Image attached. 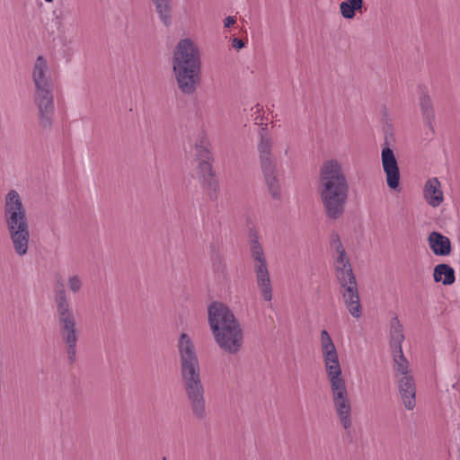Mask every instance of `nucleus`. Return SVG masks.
Segmentation results:
<instances>
[{"instance_id": "1", "label": "nucleus", "mask_w": 460, "mask_h": 460, "mask_svg": "<svg viewBox=\"0 0 460 460\" xmlns=\"http://www.w3.org/2000/svg\"><path fill=\"white\" fill-rule=\"evenodd\" d=\"M180 382L193 418L203 421L208 411L205 399V387L195 345L187 333H181L178 340Z\"/></svg>"}, {"instance_id": "2", "label": "nucleus", "mask_w": 460, "mask_h": 460, "mask_svg": "<svg viewBox=\"0 0 460 460\" xmlns=\"http://www.w3.org/2000/svg\"><path fill=\"white\" fill-rule=\"evenodd\" d=\"M318 192L326 217L332 220L341 218L345 213L349 185L337 160H327L321 166Z\"/></svg>"}, {"instance_id": "3", "label": "nucleus", "mask_w": 460, "mask_h": 460, "mask_svg": "<svg viewBox=\"0 0 460 460\" xmlns=\"http://www.w3.org/2000/svg\"><path fill=\"white\" fill-rule=\"evenodd\" d=\"M4 220L15 254L23 257L28 253L31 239L26 209L19 193L11 190L5 196Z\"/></svg>"}, {"instance_id": "4", "label": "nucleus", "mask_w": 460, "mask_h": 460, "mask_svg": "<svg viewBox=\"0 0 460 460\" xmlns=\"http://www.w3.org/2000/svg\"><path fill=\"white\" fill-rule=\"evenodd\" d=\"M48 72L47 60L39 56L35 61L32 79L35 84L34 102L39 110V123L43 128H50L54 115L52 83Z\"/></svg>"}, {"instance_id": "5", "label": "nucleus", "mask_w": 460, "mask_h": 460, "mask_svg": "<svg viewBox=\"0 0 460 460\" xmlns=\"http://www.w3.org/2000/svg\"><path fill=\"white\" fill-rule=\"evenodd\" d=\"M337 254L334 267L335 276L341 286V294L349 314L355 318H359L362 314V306L349 259L345 249L337 251Z\"/></svg>"}, {"instance_id": "6", "label": "nucleus", "mask_w": 460, "mask_h": 460, "mask_svg": "<svg viewBox=\"0 0 460 460\" xmlns=\"http://www.w3.org/2000/svg\"><path fill=\"white\" fill-rule=\"evenodd\" d=\"M266 130V127L260 129L258 143L260 164L269 192L274 199H279L280 184L277 175V160L272 154L273 139Z\"/></svg>"}, {"instance_id": "7", "label": "nucleus", "mask_w": 460, "mask_h": 460, "mask_svg": "<svg viewBox=\"0 0 460 460\" xmlns=\"http://www.w3.org/2000/svg\"><path fill=\"white\" fill-rule=\"evenodd\" d=\"M56 318L61 341L66 345L67 362L74 365L76 361L79 329L76 316L72 308L56 311Z\"/></svg>"}, {"instance_id": "8", "label": "nucleus", "mask_w": 460, "mask_h": 460, "mask_svg": "<svg viewBox=\"0 0 460 460\" xmlns=\"http://www.w3.org/2000/svg\"><path fill=\"white\" fill-rule=\"evenodd\" d=\"M331 385L333 406L344 429H349L352 425L351 402L343 376L328 379Z\"/></svg>"}, {"instance_id": "9", "label": "nucleus", "mask_w": 460, "mask_h": 460, "mask_svg": "<svg viewBox=\"0 0 460 460\" xmlns=\"http://www.w3.org/2000/svg\"><path fill=\"white\" fill-rule=\"evenodd\" d=\"M404 341L403 327L397 316L390 323V347L392 349L394 371L395 378L411 375L410 363L403 355L402 343Z\"/></svg>"}, {"instance_id": "10", "label": "nucleus", "mask_w": 460, "mask_h": 460, "mask_svg": "<svg viewBox=\"0 0 460 460\" xmlns=\"http://www.w3.org/2000/svg\"><path fill=\"white\" fill-rule=\"evenodd\" d=\"M172 70L180 72L186 70H201L199 50L190 39L181 40L172 55Z\"/></svg>"}, {"instance_id": "11", "label": "nucleus", "mask_w": 460, "mask_h": 460, "mask_svg": "<svg viewBox=\"0 0 460 460\" xmlns=\"http://www.w3.org/2000/svg\"><path fill=\"white\" fill-rule=\"evenodd\" d=\"M218 347L227 354H238L243 346V331L241 324L212 332Z\"/></svg>"}, {"instance_id": "12", "label": "nucleus", "mask_w": 460, "mask_h": 460, "mask_svg": "<svg viewBox=\"0 0 460 460\" xmlns=\"http://www.w3.org/2000/svg\"><path fill=\"white\" fill-rule=\"evenodd\" d=\"M320 341L327 378L341 376L342 370L339 361L338 351L326 330L321 332Z\"/></svg>"}, {"instance_id": "13", "label": "nucleus", "mask_w": 460, "mask_h": 460, "mask_svg": "<svg viewBox=\"0 0 460 460\" xmlns=\"http://www.w3.org/2000/svg\"><path fill=\"white\" fill-rule=\"evenodd\" d=\"M208 314L212 332L241 324L229 307L221 302L209 305Z\"/></svg>"}, {"instance_id": "14", "label": "nucleus", "mask_w": 460, "mask_h": 460, "mask_svg": "<svg viewBox=\"0 0 460 460\" xmlns=\"http://www.w3.org/2000/svg\"><path fill=\"white\" fill-rule=\"evenodd\" d=\"M251 255L254 261L257 284L261 290L262 297L265 301H270L272 299V287L264 252H255Z\"/></svg>"}, {"instance_id": "15", "label": "nucleus", "mask_w": 460, "mask_h": 460, "mask_svg": "<svg viewBox=\"0 0 460 460\" xmlns=\"http://www.w3.org/2000/svg\"><path fill=\"white\" fill-rule=\"evenodd\" d=\"M381 159L388 187L397 190L400 184V170L394 151L389 146L384 147Z\"/></svg>"}, {"instance_id": "16", "label": "nucleus", "mask_w": 460, "mask_h": 460, "mask_svg": "<svg viewBox=\"0 0 460 460\" xmlns=\"http://www.w3.org/2000/svg\"><path fill=\"white\" fill-rule=\"evenodd\" d=\"M179 90L186 95L193 94L201 82V70L173 72Z\"/></svg>"}, {"instance_id": "17", "label": "nucleus", "mask_w": 460, "mask_h": 460, "mask_svg": "<svg viewBox=\"0 0 460 460\" xmlns=\"http://www.w3.org/2000/svg\"><path fill=\"white\" fill-rule=\"evenodd\" d=\"M399 394L407 410H413L416 405V384L412 375L396 378Z\"/></svg>"}, {"instance_id": "18", "label": "nucleus", "mask_w": 460, "mask_h": 460, "mask_svg": "<svg viewBox=\"0 0 460 460\" xmlns=\"http://www.w3.org/2000/svg\"><path fill=\"white\" fill-rule=\"evenodd\" d=\"M423 198L433 208H438L444 200L441 183L438 178L429 179L423 188Z\"/></svg>"}, {"instance_id": "19", "label": "nucleus", "mask_w": 460, "mask_h": 460, "mask_svg": "<svg viewBox=\"0 0 460 460\" xmlns=\"http://www.w3.org/2000/svg\"><path fill=\"white\" fill-rule=\"evenodd\" d=\"M428 243L430 250L437 256L449 255L452 251L451 242L448 237L441 233L433 231L428 237Z\"/></svg>"}, {"instance_id": "20", "label": "nucleus", "mask_w": 460, "mask_h": 460, "mask_svg": "<svg viewBox=\"0 0 460 460\" xmlns=\"http://www.w3.org/2000/svg\"><path fill=\"white\" fill-rule=\"evenodd\" d=\"M54 303L56 311L71 308L68 301L67 294L65 289V284L61 275H56V282L54 286Z\"/></svg>"}, {"instance_id": "21", "label": "nucleus", "mask_w": 460, "mask_h": 460, "mask_svg": "<svg viewBox=\"0 0 460 460\" xmlns=\"http://www.w3.org/2000/svg\"><path fill=\"white\" fill-rule=\"evenodd\" d=\"M420 107L425 123L432 129V123L435 119L433 103L428 92L421 90L420 96Z\"/></svg>"}, {"instance_id": "22", "label": "nucleus", "mask_w": 460, "mask_h": 460, "mask_svg": "<svg viewBox=\"0 0 460 460\" xmlns=\"http://www.w3.org/2000/svg\"><path fill=\"white\" fill-rule=\"evenodd\" d=\"M433 278L435 282H442L444 285H452L455 280V270L448 264H438L434 268Z\"/></svg>"}, {"instance_id": "23", "label": "nucleus", "mask_w": 460, "mask_h": 460, "mask_svg": "<svg viewBox=\"0 0 460 460\" xmlns=\"http://www.w3.org/2000/svg\"><path fill=\"white\" fill-rule=\"evenodd\" d=\"M201 187L207 192L209 199L215 201L217 199V191L219 184L216 179V172H213L207 175H202L199 178Z\"/></svg>"}, {"instance_id": "24", "label": "nucleus", "mask_w": 460, "mask_h": 460, "mask_svg": "<svg viewBox=\"0 0 460 460\" xmlns=\"http://www.w3.org/2000/svg\"><path fill=\"white\" fill-rule=\"evenodd\" d=\"M196 159L199 163H213L214 156L210 149V143L206 137H201L195 145Z\"/></svg>"}, {"instance_id": "25", "label": "nucleus", "mask_w": 460, "mask_h": 460, "mask_svg": "<svg viewBox=\"0 0 460 460\" xmlns=\"http://www.w3.org/2000/svg\"><path fill=\"white\" fill-rule=\"evenodd\" d=\"M160 20L165 26L172 22V2L171 0H151Z\"/></svg>"}, {"instance_id": "26", "label": "nucleus", "mask_w": 460, "mask_h": 460, "mask_svg": "<svg viewBox=\"0 0 460 460\" xmlns=\"http://www.w3.org/2000/svg\"><path fill=\"white\" fill-rule=\"evenodd\" d=\"M363 0H345L341 3V13L345 19H352L355 16L356 11H358L363 6Z\"/></svg>"}, {"instance_id": "27", "label": "nucleus", "mask_w": 460, "mask_h": 460, "mask_svg": "<svg viewBox=\"0 0 460 460\" xmlns=\"http://www.w3.org/2000/svg\"><path fill=\"white\" fill-rule=\"evenodd\" d=\"M68 289L73 293H77L83 287V282L78 275L70 276L67 279Z\"/></svg>"}, {"instance_id": "28", "label": "nucleus", "mask_w": 460, "mask_h": 460, "mask_svg": "<svg viewBox=\"0 0 460 460\" xmlns=\"http://www.w3.org/2000/svg\"><path fill=\"white\" fill-rule=\"evenodd\" d=\"M212 263H213V268H214L215 271H217V272L225 271L226 264L224 263L223 257L219 253L216 252L212 256Z\"/></svg>"}, {"instance_id": "29", "label": "nucleus", "mask_w": 460, "mask_h": 460, "mask_svg": "<svg viewBox=\"0 0 460 460\" xmlns=\"http://www.w3.org/2000/svg\"><path fill=\"white\" fill-rule=\"evenodd\" d=\"M212 164L213 163H199L197 166L198 178L215 172Z\"/></svg>"}, {"instance_id": "30", "label": "nucleus", "mask_w": 460, "mask_h": 460, "mask_svg": "<svg viewBox=\"0 0 460 460\" xmlns=\"http://www.w3.org/2000/svg\"><path fill=\"white\" fill-rule=\"evenodd\" d=\"M332 246L335 248L336 252L344 249L342 243L337 234H333L332 235Z\"/></svg>"}, {"instance_id": "31", "label": "nucleus", "mask_w": 460, "mask_h": 460, "mask_svg": "<svg viewBox=\"0 0 460 460\" xmlns=\"http://www.w3.org/2000/svg\"><path fill=\"white\" fill-rule=\"evenodd\" d=\"M261 251H263V250H262V247H261V243H259L258 238H257V237H255V238L252 241V244H251V253L255 252H261Z\"/></svg>"}, {"instance_id": "32", "label": "nucleus", "mask_w": 460, "mask_h": 460, "mask_svg": "<svg viewBox=\"0 0 460 460\" xmlns=\"http://www.w3.org/2000/svg\"><path fill=\"white\" fill-rule=\"evenodd\" d=\"M232 46L237 49H241L244 47V42L239 38H234L232 41Z\"/></svg>"}, {"instance_id": "33", "label": "nucleus", "mask_w": 460, "mask_h": 460, "mask_svg": "<svg viewBox=\"0 0 460 460\" xmlns=\"http://www.w3.org/2000/svg\"><path fill=\"white\" fill-rule=\"evenodd\" d=\"M235 19L232 16H227L225 21H224V23H225V27L226 28H229L231 27L232 25H234L235 23Z\"/></svg>"}, {"instance_id": "34", "label": "nucleus", "mask_w": 460, "mask_h": 460, "mask_svg": "<svg viewBox=\"0 0 460 460\" xmlns=\"http://www.w3.org/2000/svg\"><path fill=\"white\" fill-rule=\"evenodd\" d=\"M47 3H51L53 0H45Z\"/></svg>"}]
</instances>
